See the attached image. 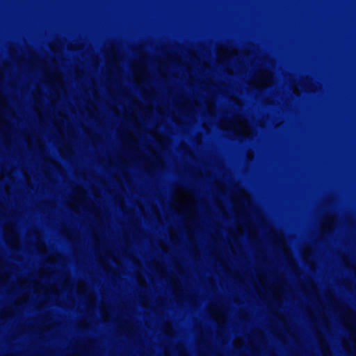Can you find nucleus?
Segmentation results:
<instances>
[{
	"label": "nucleus",
	"mask_w": 356,
	"mask_h": 356,
	"mask_svg": "<svg viewBox=\"0 0 356 356\" xmlns=\"http://www.w3.org/2000/svg\"><path fill=\"white\" fill-rule=\"evenodd\" d=\"M0 5H49V1H0Z\"/></svg>",
	"instance_id": "obj_1"
}]
</instances>
